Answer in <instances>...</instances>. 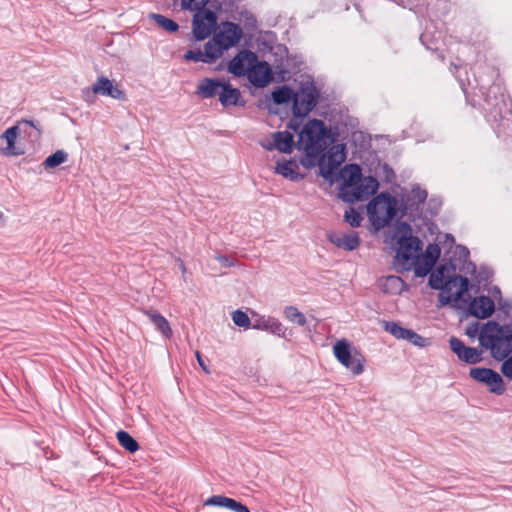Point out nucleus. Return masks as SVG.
Segmentation results:
<instances>
[{
    "label": "nucleus",
    "instance_id": "4",
    "mask_svg": "<svg viewBox=\"0 0 512 512\" xmlns=\"http://www.w3.org/2000/svg\"><path fill=\"white\" fill-rule=\"evenodd\" d=\"M479 342L482 347L490 349L494 359L504 360L512 352V323L500 325L496 321H488L481 329Z\"/></svg>",
    "mask_w": 512,
    "mask_h": 512
},
{
    "label": "nucleus",
    "instance_id": "29",
    "mask_svg": "<svg viewBox=\"0 0 512 512\" xmlns=\"http://www.w3.org/2000/svg\"><path fill=\"white\" fill-rule=\"evenodd\" d=\"M447 279L448 275H446V267L440 266L430 274L429 285L431 288L435 290H442L441 293H444Z\"/></svg>",
    "mask_w": 512,
    "mask_h": 512
},
{
    "label": "nucleus",
    "instance_id": "3",
    "mask_svg": "<svg viewBox=\"0 0 512 512\" xmlns=\"http://www.w3.org/2000/svg\"><path fill=\"white\" fill-rule=\"evenodd\" d=\"M392 239L397 241L398 249L395 256V265L403 271L412 270L419 259L422 249L420 239L412 235V228L407 222H398L394 228Z\"/></svg>",
    "mask_w": 512,
    "mask_h": 512
},
{
    "label": "nucleus",
    "instance_id": "5",
    "mask_svg": "<svg viewBox=\"0 0 512 512\" xmlns=\"http://www.w3.org/2000/svg\"><path fill=\"white\" fill-rule=\"evenodd\" d=\"M399 210L398 200L387 192L376 195L367 205V215L375 232L388 226Z\"/></svg>",
    "mask_w": 512,
    "mask_h": 512
},
{
    "label": "nucleus",
    "instance_id": "24",
    "mask_svg": "<svg viewBox=\"0 0 512 512\" xmlns=\"http://www.w3.org/2000/svg\"><path fill=\"white\" fill-rule=\"evenodd\" d=\"M219 101L224 107L244 105V102L241 101L240 91L228 83L223 84L219 93Z\"/></svg>",
    "mask_w": 512,
    "mask_h": 512
},
{
    "label": "nucleus",
    "instance_id": "17",
    "mask_svg": "<svg viewBox=\"0 0 512 512\" xmlns=\"http://www.w3.org/2000/svg\"><path fill=\"white\" fill-rule=\"evenodd\" d=\"M450 349L457 355L459 360L468 363V364H476L482 360V351L474 348L466 346L463 341L458 339L457 337H451L449 339Z\"/></svg>",
    "mask_w": 512,
    "mask_h": 512
},
{
    "label": "nucleus",
    "instance_id": "39",
    "mask_svg": "<svg viewBox=\"0 0 512 512\" xmlns=\"http://www.w3.org/2000/svg\"><path fill=\"white\" fill-rule=\"evenodd\" d=\"M184 59L187 61L209 63L206 58V53L202 52L200 49L186 51Z\"/></svg>",
    "mask_w": 512,
    "mask_h": 512
},
{
    "label": "nucleus",
    "instance_id": "8",
    "mask_svg": "<svg viewBox=\"0 0 512 512\" xmlns=\"http://www.w3.org/2000/svg\"><path fill=\"white\" fill-rule=\"evenodd\" d=\"M319 91L313 84L302 85L294 92L292 112L295 117L307 116L317 105Z\"/></svg>",
    "mask_w": 512,
    "mask_h": 512
},
{
    "label": "nucleus",
    "instance_id": "47",
    "mask_svg": "<svg viewBox=\"0 0 512 512\" xmlns=\"http://www.w3.org/2000/svg\"><path fill=\"white\" fill-rule=\"evenodd\" d=\"M387 282L392 284V285H395V284H400L401 283V279L397 276H389L387 278Z\"/></svg>",
    "mask_w": 512,
    "mask_h": 512
},
{
    "label": "nucleus",
    "instance_id": "9",
    "mask_svg": "<svg viewBox=\"0 0 512 512\" xmlns=\"http://www.w3.org/2000/svg\"><path fill=\"white\" fill-rule=\"evenodd\" d=\"M345 160V145L335 144L329 148L326 154L323 152L317 158L316 165L319 166L320 175L325 179H330Z\"/></svg>",
    "mask_w": 512,
    "mask_h": 512
},
{
    "label": "nucleus",
    "instance_id": "22",
    "mask_svg": "<svg viewBox=\"0 0 512 512\" xmlns=\"http://www.w3.org/2000/svg\"><path fill=\"white\" fill-rule=\"evenodd\" d=\"M273 143L263 145L269 151L276 149L282 153H291L294 145L293 135L289 131H278L273 135Z\"/></svg>",
    "mask_w": 512,
    "mask_h": 512
},
{
    "label": "nucleus",
    "instance_id": "48",
    "mask_svg": "<svg viewBox=\"0 0 512 512\" xmlns=\"http://www.w3.org/2000/svg\"><path fill=\"white\" fill-rule=\"evenodd\" d=\"M196 358H197V361H198L199 365H200V366H201L205 371H207V368H206V366H205V364H204V361H203V359H202V357H201V354H200V352H198V351L196 352Z\"/></svg>",
    "mask_w": 512,
    "mask_h": 512
},
{
    "label": "nucleus",
    "instance_id": "43",
    "mask_svg": "<svg viewBox=\"0 0 512 512\" xmlns=\"http://www.w3.org/2000/svg\"><path fill=\"white\" fill-rule=\"evenodd\" d=\"M504 362L501 366V372L504 376H506L508 379L512 380V355L510 357L504 358Z\"/></svg>",
    "mask_w": 512,
    "mask_h": 512
},
{
    "label": "nucleus",
    "instance_id": "53",
    "mask_svg": "<svg viewBox=\"0 0 512 512\" xmlns=\"http://www.w3.org/2000/svg\"><path fill=\"white\" fill-rule=\"evenodd\" d=\"M456 71H459L461 69V67L457 66V65H453L452 66Z\"/></svg>",
    "mask_w": 512,
    "mask_h": 512
},
{
    "label": "nucleus",
    "instance_id": "34",
    "mask_svg": "<svg viewBox=\"0 0 512 512\" xmlns=\"http://www.w3.org/2000/svg\"><path fill=\"white\" fill-rule=\"evenodd\" d=\"M283 313L285 318L292 323L299 326H304L306 324V317L295 306L285 307Z\"/></svg>",
    "mask_w": 512,
    "mask_h": 512
},
{
    "label": "nucleus",
    "instance_id": "52",
    "mask_svg": "<svg viewBox=\"0 0 512 512\" xmlns=\"http://www.w3.org/2000/svg\"><path fill=\"white\" fill-rule=\"evenodd\" d=\"M0 222H1V223H4V222H5V221H4V215H3V213H2L1 211H0Z\"/></svg>",
    "mask_w": 512,
    "mask_h": 512
},
{
    "label": "nucleus",
    "instance_id": "21",
    "mask_svg": "<svg viewBox=\"0 0 512 512\" xmlns=\"http://www.w3.org/2000/svg\"><path fill=\"white\" fill-rule=\"evenodd\" d=\"M253 329L268 331L279 337H284L286 328L276 318L271 316H259L252 324Z\"/></svg>",
    "mask_w": 512,
    "mask_h": 512
},
{
    "label": "nucleus",
    "instance_id": "6",
    "mask_svg": "<svg viewBox=\"0 0 512 512\" xmlns=\"http://www.w3.org/2000/svg\"><path fill=\"white\" fill-rule=\"evenodd\" d=\"M485 110L495 121L506 118L511 114L512 100L505 93L504 87L499 83L492 84L485 96Z\"/></svg>",
    "mask_w": 512,
    "mask_h": 512
},
{
    "label": "nucleus",
    "instance_id": "28",
    "mask_svg": "<svg viewBox=\"0 0 512 512\" xmlns=\"http://www.w3.org/2000/svg\"><path fill=\"white\" fill-rule=\"evenodd\" d=\"M225 50L227 49L222 48L221 43L218 40H215V36H213L204 46V53H206V58L208 59L209 64L219 59Z\"/></svg>",
    "mask_w": 512,
    "mask_h": 512
},
{
    "label": "nucleus",
    "instance_id": "26",
    "mask_svg": "<svg viewBox=\"0 0 512 512\" xmlns=\"http://www.w3.org/2000/svg\"><path fill=\"white\" fill-rule=\"evenodd\" d=\"M144 314L164 337L169 338L172 335L170 324L164 316H162L156 310H145Z\"/></svg>",
    "mask_w": 512,
    "mask_h": 512
},
{
    "label": "nucleus",
    "instance_id": "7",
    "mask_svg": "<svg viewBox=\"0 0 512 512\" xmlns=\"http://www.w3.org/2000/svg\"><path fill=\"white\" fill-rule=\"evenodd\" d=\"M333 353L337 361L353 375L363 373L366 362L365 357L349 341L346 339L337 341L333 346Z\"/></svg>",
    "mask_w": 512,
    "mask_h": 512
},
{
    "label": "nucleus",
    "instance_id": "20",
    "mask_svg": "<svg viewBox=\"0 0 512 512\" xmlns=\"http://www.w3.org/2000/svg\"><path fill=\"white\" fill-rule=\"evenodd\" d=\"M469 313L479 319L490 317L494 310V301L488 296H479L474 298L469 304Z\"/></svg>",
    "mask_w": 512,
    "mask_h": 512
},
{
    "label": "nucleus",
    "instance_id": "38",
    "mask_svg": "<svg viewBox=\"0 0 512 512\" xmlns=\"http://www.w3.org/2000/svg\"><path fill=\"white\" fill-rule=\"evenodd\" d=\"M232 320L234 324L239 327L249 328L251 325L250 318L241 310H236L232 313Z\"/></svg>",
    "mask_w": 512,
    "mask_h": 512
},
{
    "label": "nucleus",
    "instance_id": "27",
    "mask_svg": "<svg viewBox=\"0 0 512 512\" xmlns=\"http://www.w3.org/2000/svg\"><path fill=\"white\" fill-rule=\"evenodd\" d=\"M205 506H218V507H224L231 511L238 512L239 509L242 506V503L232 499L228 498L226 496L222 495H214L209 497L205 502Z\"/></svg>",
    "mask_w": 512,
    "mask_h": 512
},
{
    "label": "nucleus",
    "instance_id": "13",
    "mask_svg": "<svg viewBox=\"0 0 512 512\" xmlns=\"http://www.w3.org/2000/svg\"><path fill=\"white\" fill-rule=\"evenodd\" d=\"M217 23V17L211 10L196 12L193 17V34L196 40L206 39Z\"/></svg>",
    "mask_w": 512,
    "mask_h": 512
},
{
    "label": "nucleus",
    "instance_id": "50",
    "mask_svg": "<svg viewBox=\"0 0 512 512\" xmlns=\"http://www.w3.org/2000/svg\"><path fill=\"white\" fill-rule=\"evenodd\" d=\"M238 512H250V511H249V509L245 505L242 504V506H241V508L239 509Z\"/></svg>",
    "mask_w": 512,
    "mask_h": 512
},
{
    "label": "nucleus",
    "instance_id": "16",
    "mask_svg": "<svg viewBox=\"0 0 512 512\" xmlns=\"http://www.w3.org/2000/svg\"><path fill=\"white\" fill-rule=\"evenodd\" d=\"M248 80L257 88H264L273 79V72L266 61H258L251 65L247 74Z\"/></svg>",
    "mask_w": 512,
    "mask_h": 512
},
{
    "label": "nucleus",
    "instance_id": "33",
    "mask_svg": "<svg viewBox=\"0 0 512 512\" xmlns=\"http://www.w3.org/2000/svg\"><path fill=\"white\" fill-rule=\"evenodd\" d=\"M385 331L389 332L397 339L406 340L411 329L404 328L393 321H387L384 324Z\"/></svg>",
    "mask_w": 512,
    "mask_h": 512
},
{
    "label": "nucleus",
    "instance_id": "41",
    "mask_svg": "<svg viewBox=\"0 0 512 512\" xmlns=\"http://www.w3.org/2000/svg\"><path fill=\"white\" fill-rule=\"evenodd\" d=\"M432 267L433 266H430V264H428L424 261H423V263H419V259H418V260H416V263L412 269L414 270L415 275L417 277H423V276H426L430 272Z\"/></svg>",
    "mask_w": 512,
    "mask_h": 512
},
{
    "label": "nucleus",
    "instance_id": "40",
    "mask_svg": "<svg viewBox=\"0 0 512 512\" xmlns=\"http://www.w3.org/2000/svg\"><path fill=\"white\" fill-rule=\"evenodd\" d=\"M426 198H427L426 190H423L420 187H414L411 190V195L409 197V200H413L414 203L420 204V203H424Z\"/></svg>",
    "mask_w": 512,
    "mask_h": 512
},
{
    "label": "nucleus",
    "instance_id": "51",
    "mask_svg": "<svg viewBox=\"0 0 512 512\" xmlns=\"http://www.w3.org/2000/svg\"><path fill=\"white\" fill-rule=\"evenodd\" d=\"M461 250H462V252H463L465 257H467L469 255V251H468V249L466 247H461Z\"/></svg>",
    "mask_w": 512,
    "mask_h": 512
},
{
    "label": "nucleus",
    "instance_id": "44",
    "mask_svg": "<svg viewBox=\"0 0 512 512\" xmlns=\"http://www.w3.org/2000/svg\"><path fill=\"white\" fill-rule=\"evenodd\" d=\"M210 0H188V8L197 12L204 11Z\"/></svg>",
    "mask_w": 512,
    "mask_h": 512
},
{
    "label": "nucleus",
    "instance_id": "11",
    "mask_svg": "<svg viewBox=\"0 0 512 512\" xmlns=\"http://www.w3.org/2000/svg\"><path fill=\"white\" fill-rule=\"evenodd\" d=\"M25 127H30L35 129L34 137H39L42 133V130L39 126V123L34 122L32 120H22L18 123V125L12 126L8 128L2 135L1 140L6 142V147L3 148L4 154L6 155H20L22 152L16 151L15 149V141L20 133V130L23 129L24 132L27 133ZM30 137L33 136L32 133H28Z\"/></svg>",
    "mask_w": 512,
    "mask_h": 512
},
{
    "label": "nucleus",
    "instance_id": "35",
    "mask_svg": "<svg viewBox=\"0 0 512 512\" xmlns=\"http://www.w3.org/2000/svg\"><path fill=\"white\" fill-rule=\"evenodd\" d=\"M68 158V154L66 152H64L63 150H57L56 152H54L53 154H51L50 156H48L44 162H43V166L47 169V168H55L59 165H61L62 163H64Z\"/></svg>",
    "mask_w": 512,
    "mask_h": 512
},
{
    "label": "nucleus",
    "instance_id": "42",
    "mask_svg": "<svg viewBox=\"0 0 512 512\" xmlns=\"http://www.w3.org/2000/svg\"><path fill=\"white\" fill-rule=\"evenodd\" d=\"M406 340L418 347H425L428 342V339L422 337L413 330H410L408 338Z\"/></svg>",
    "mask_w": 512,
    "mask_h": 512
},
{
    "label": "nucleus",
    "instance_id": "37",
    "mask_svg": "<svg viewBox=\"0 0 512 512\" xmlns=\"http://www.w3.org/2000/svg\"><path fill=\"white\" fill-rule=\"evenodd\" d=\"M440 256V248L436 244H430L426 248L423 261L434 266Z\"/></svg>",
    "mask_w": 512,
    "mask_h": 512
},
{
    "label": "nucleus",
    "instance_id": "31",
    "mask_svg": "<svg viewBox=\"0 0 512 512\" xmlns=\"http://www.w3.org/2000/svg\"><path fill=\"white\" fill-rule=\"evenodd\" d=\"M119 444L130 453H134L139 449L137 441L126 431L120 430L116 434Z\"/></svg>",
    "mask_w": 512,
    "mask_h": 512
},
{
    "label": "nucleus",
    "instance_id": "15",
    "mask_svg": "<svg viewBox=\"0 0 512 512\" xmlns=\"http://www.w3.org/2000/svg\"><path fill=\"white\" fill-rule=\"evenodd\" d=\"M257 60L256 53L243 49L230 61L228 71L235 76H247L251 65Z\"/></svg>",
    "mask_w": 512,
    "mask_h": 512
},
{
    "label": "nucleus",
    "instance_id": "30",
    "mask_svg": "<svg viewBox=\"0 0 512 512\" xmlns=\"http://www.w3.org/2000/svg\"><path fill=\"white\" fill-rule=\"evenodd\" d=\"M294 90L289 86L283 85L281 87L276 88L272 92V99L275 104H288L289 102H293L294 99Z\"/></svg>",
    "mask_w": 512,
    "mask_h": 512
},
{
    "label": "nucleus",
    "instance_id": "10",
    "mask_svg": "<svg viewBox=\"0 0 512 512\" xmlns=\"http://www.w3.org/2000/svg\"><path fill=\"white\" fill-rule=\"evenodd\" d=\"M470 377L484 385H486L489 392L502 395L505 392V383L499 373L484 367L471 368L469 371Z\"/></svg>",
    "mask_w": 512,
    "mask_h": 512
},
{
    "label": "nucleus",
    "instance_id": "1",
    "mask_svg": "<svg viewBox=\"0 0 512 512\" xmlns=\"http://www.w3.org/2000/svg\"><path fill=\"white\" fill-rule=\"evenodd\" d=\"M333 142L331 132L322 120H309L299 133L297 148L305 153L302 164L305 167L316 166L317 158Z\"/></svg>",
    "mask_w": 512,
    "mask_h": 512
},
{
    "label": "nucleus",
    "instance_id": "2",
    "mask_svg": "<svg viewBox=\"0 0 512 512\" xmlns=\"http://www.w3.org/2000/svg\"><path fill=\"white\" fill-rule=\"evenodd\" d=\"M343 183L339 189L340 198L346 203H354L376 193L379 183L371 176L362 178L358 164H348L341 170Z\"/></svg>",
    "mask_w": 512,
    "mask_h": 512
},
{
    "label": "nucleus",
    "instance_id": "36",
    "mask_svg": "<svg viewBox=\"0 0 512 512\" xmlns=\"http://www.w3.org/2000/svg\"><path fill=\"white\" fill-rule=\"evenodd\" d=\"M344 220L351 227L356 228L361 225L363 217L355 208L349 207L344 213Z\"/></svg>",
    "mask_w": 512,
    "mask_h": 512
},
{
    "label": "nucleus",
    "instance_id": "19",
    "mask_svg": "<svg viewBox=\"0 0 512 512\" xmlns=\"http://www.w3.org/2000/svg\"><path fill=\"white\" fill-rule=\"evenodd\" d=\"M327 239L336 247L346 251H353L360 244L359 234L355 231L348 233L329 232L327 233Z\"/></svg>",
    "mask_w": 512,
    "mask_h": 512
},
{
    "label": "nucleus",
    "instance_id": "14",
    "mask_svg": "<svg viewBox=\"0 0 512 512\" xmlns=\"http://www.w3.org/2000/svg\"><path fill=\"white\" fill-rule=\"evenodd\" d=\"M214 36L215 40L221 43L222 48L228 50L239 43L243 36V31L238 24L226 21L222 23L220 30Z\"/></svg>",
    "mask_w": 512,
    "mask_h": 512
},
{
    "label": "nucleus",
    "instance_id": "45",
    "mask_svg": "<svg viewBox=\"0 0 512 512\" xmlns=\"http://www.w3.org/2000/svg\"><path fill=\"white\" fill-rule=\"evenodd\" d=\"M481 331L479 332V323L474 322L467 326L466 335L470 338H475L477 335L480 336Z\"/></svg>",
    "mask_w": 512,
    "mask_h": 512
},
{
    "label": "nucleus",
    "instance_id": "25",
    "mask_svg": "<svg viewBox=\"0 0 512 512\" xmlns=\"http://www.w3.org/2000/svg\"><path fill=\"white\" fill-rule=\"evenodd\" d=\"M298 169L299 167L296 161L284 160L277 162L275 172L291 181H298L303 178V176L298 172Z\"/></svg>",
    "mask_w": 512,
    "mask_h": 512
},
{
    "label": "nucleus",
    "instance_id": "46",
    "mask_svg": "<svg viewBox=\"0 0 512 512\" xmlns=\"http://www.w3.org/2000/svg\"><path fill=\"white\" fill-rule=\"evenodd\" d=\"M216 259L224 266V267H230L233 266V262L229 260L227 256L219 255L216 257Z\"/></svg>",
    "mask_w": 512,
    "mask_h": 512
},
{
    "label": "nucleus",
    "instance_id": "49",
    "mask_svg": "<svg viewBox=\"0 0 512 512\" xmlns=\"http://www.w3.org/2000/svg\"><path fill=\"white\" fill-rule=\"evenodd\" d=\"M456 77H457V79H458V81H459V83H460V86H461V88H462L463 92H464V93H466V87H465V82H464V80H463V79H461L460 75H457Z\"/></svg>",
    "mask_w": 512,
    "mask_h": 512
},
{
    "label": "nucleus",
    "instance_id": "12",
    "mask_svg": "<svg viewBox=\"0 0 512 512\" xmlns=\"http://www.w3.org/2000/svg\"><path fill=\"white\" fill-rule=\"evenodd\" d=\"M469 281L466 277L455 275L448 277L444 293H440L439 301L442 305L457 302L467 292Z\"/></svg>",
    "mask_w": 512,
    "mask_h": 512
},
{
    "label": "nucleus",
    "instance_id": "32",
    "mask_svg": "<svg viewBox=\"0 0 512 512\" xmlns=\"http://www.w3.org/2000/svg\"><path fill=\"white\" fill-rule=\"evenodd\" d=\"M150 18L162 29L167 32H176L179 29V25L172 19L165 17L161 14L152 13Z\"/></svg>",
    "mask_w": 512,
    "mask_h": 512
},
{
    "label": "nucleus",
    "instance_id": "18",
    "mask_svg": "<svg viewBox=\"0 0 512 512\" xmlns=\"http://www.w3.org/2000/svg\"><path fill=\"white\" fill-rule=\"evenodd\" d=\"M92 91L96 95L108 96L116 100H126V95L118 85H114L113 81L105 76L97 78L96 82L92 86Z\"/></svg>",
    "mask_w": 512,
    "mask_h": 512
},
{
    "label": "nucleus",
    "instance_id": "54",
    "mask_svg": "<svg viewBox=\"0 0 512 512\" xmlns=\"http://www.w3.org/2000/svg\"><path fill=\"white\" fill-rule=\"evenodd\" d=\"M426 37V33H423L420 37V39L423 41V39Z\"/></svg>",
    "mask_w": 512,
    "mask_h": 512
},
{
    "label": "nucleus",
    "instance_id": "55",
    "mask_svg": "<svg viewBox=\"0 0 512 512\" xmlns=\"http://www.w3.org/2000/svg\"><path fill=\"white\" fill-rule=\"evenodd\" d=\"M181 267H182V270L185 271V267H184L183 263H181Z\"/></svg>",
    "mask_w": 512,
    "mask_h": 512
},
{
    "label": "nucleus",
    "instance_id": "23",
    "mask_svg": "<svg viewBox=\"0 0 512 512\" xmlns=\"http://www.w3.org/2000/svg\"><path fill=\"white\" fill-rule=\"evenodd\" d=\"M223 84L220 79L204 78L198 84L195 93L202 99L213 98L219 96Z\"/></svg>",
    "mask_w": 512,
    "mask_h": 512
}]
</instances>
